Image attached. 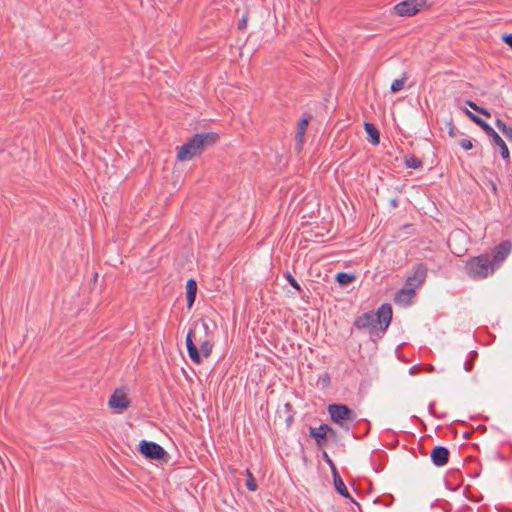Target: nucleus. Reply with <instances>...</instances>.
<instances>
[{
    "mask_svg": "<svg viewBox=\"0 0 512 512\" xmlns=\"http://www.w3.org/2000/svg\"><path fill=\"white\" fill-rule=\"evenodd\" d=\"M392 316L391 305L384 303L376 312L368 311L357 316L353 326L359 330L368 329L371 337H381L388 329Z\"/></svg>",
    "mask_w": 512,
    "mask_h": 512,
    "instance_id": "obj_1",
    "label": "nucleus"
},
{
    "mask_svg": "<svg viewBox=\"0 0 512 512\" xmlns=\"http://www.w3.org/2000/svg\"><path fill=\"white\" fill-rule=\"evenodd\" d=\"M198 328H201L207 336L209 332V325L203 321L199 320L193 323L192 327L189 329L186 336V348L191 361L195 364L202 363V356L208 358L214 346V343L209 340L207 337L202 339V337H198L197 332Z\"/></svg>",
    "mask_w": 512,
    "mask_h": 512,
    "instance_id": "obj_2",
    "label": "nucleus"
},
{
    "mask_svg": "<svg viewBox=\"0 0 512 512\" xmlns=\"http://www.w3.org/2000/svg\"><path fill=\"white\" fill-rule=\"evenodd\" d=\"M219 140L216 132L198 133L185 144L177 147V159L181 162L191 160Z\"/></svg>",
    "mask_w": 512,
    "mask_h": 512,
    "instance_id": "obj_3",
    "label": "nucleus"
},
{
    "mask_svg": "<svg viewBox=\"0 0 512 512\" xmlns=\"http://www.w3.org/2000/svg\"><path fill=\"white\" fill-rule=\"evenodd\" d=\"M467 274L472 279H484L495 271L491 256L487 253L470 258L465 265Z\"/></svg>",
    "mask_w": 512,
    "mask_h": 512,
    "instance_id": "obj_4",
    "label": "nucleus"
},
{
    "mask_svg": "<svg viewBox=\"0 0 512 512\" xmlns=\"http://www.w3.org/2000/svg\"><path fill=\"white\" fill-rule=\"evenodd\" d=\"M327 411L330 415L331 421L347 431L349 430V427L346 425V422H353L357 418L356 413L348 405L342 403L329 404Z\"/></svg>",
    "mask_w": 512,
    "mask_h": 512,
    "instance_id": "obj_5",
    "label": "nucleus"
},
{
    "mask_svg": "<svg viewBox=\"0 0 512 512\" xmlns=\"http://www.w3.org/2000/svg\"><path fill=\"white\" fill-rule=\"evenodd\" d=\"M138 451L146 458L150 460H166L168 457V453L165 451V449L160 446L159 444L147 441V440H141L139 443Z\"/></svg>",
    "mask_w": 512,
    "mask_h": 512,
    "instance_id": "obj_6",
    "label": "nucleus"
},
{
    "mask_svg": "<svg viewBox=\"0 0 512 512\" xmlns=\"http://www.w3.org/2000/svg\"><path fill=\"white\" fill-rule=\"evenodd\" d=\"M427 0H405L394 6L395 13L400 17H411L426 5Z\"/></svg>",
    "mask_w": 512,
    "mask_h": 512,
    "instance_id": "obj_7",
    "label": "nucleus"
},
{
    "mask_svg": "<svg viewBox=\"0 0 512 512\" xmlns=\"http://www.w3.org/2000/svg\"><path fill=\"white\" fill-rule=\"evenodd\" d=\"M108 404L116 412L122 413L124 410L130 407L131 401L123 390L116 389L110 396Z\"/></svg>",
    "mask_w": 512,
    "mask_h": 512,
    "instance_id": "obj_8",
    "label": "nucleus"
},
{
    "mask_svg": "<svg viewBox=\"0 0 512 512\" xmlns=\"http://www.w3.org/2000/svg\"><path fill=\"white\" fill-rule=\"evenodd\" d=\"M427 276V267L424 263L417 264L414 273L407 277L405 281V285L408 287H413V289H417L420 287Z\"/></svg>",
    "mask_w": 512,
    "mask_h": 512,
    "instance_id": "obj_9",
    "label": "nucleus"
},
{
    "mask_svg": "<svg viewBox=\"0 0 512 512\" xmlns=\"http://www.w3.org/2000/svg\"><path fill=\"white\" fill-rule=\"evenodd\" d=\"M512 243L509 240H504L493 249L491 262L495 268L498 267L510 254Z\"/></svg>",
    "mask_w": 512,
    "mask_h": 512,
    "instance_id": "obj_10",
    "label": "nucleus"
},
{
    "mask_svg": "<svg viewBox=\"0 0 512 512\" xmlns=\"http://www.w3.org/2000/svg\"><path fill=\"white\" fill-rule=\"evenodd\" d=\"M416 296V291L413 287L404 286L399 289L393 298V301L397 305L401 306H409L412 302V299Z\"/></svg>",
    "mask_w": 512,
    "mask_h": 512,
    "instance_id": "obj_11",
    "label": "nucleus"
},
{
    "mask_svg": "<svg viewBox=\"0 0 512 512\" xmlns=\"http://www.w3.org/2000/svg\"><path fill=\"white\" fill-rule=\"evenodd\" d=\"M490 137V141L494 147L499 148V152L502 156V158L506 161L510 160V152L509 149L504 142V140L501 138V136L496 132V130H485Z\"/></svg>",
    "mask_w": 512,
    "mask_h": 512,
    "instance_id": "obj_12",
    "label": "nucleus"
},
{
    "mask_svg": "<svg viewBox=\"0 0 512 512\" xmlns=\"http://www.w3.org/2000/svg\"><path fill=\"white\" fill-rule=\"evenodd\" d=\"M323 428H327V424L323 423L317 428L309 427V436L315 440V444L319 448H324L328 445L327 431Z\"/></svg>",
    "mask_w": 512,
    "mask_h": 512,
    "instance_id": "obj_13",
    "label": "nucleus"
},
{
    "mask_svg": "<svg viewBox=\"0 0 512 512\" xmlns=\"http://www.w3.org/2000/svg\"><path fill=\"white\" fill-rule=\"evenodd\" d=\"M450 451L444 446H436L432 449L430 457L437 467L446 465L449 461Z\"/></svg>",
    "mask_w": 512,
    "mask_h": 512,
    "instance_id": "obj_14",
    "label": "nucleus"
},
{
    "mask_svg": "<svg viewBox=\"0 0 512 512\" xmlns=\"http://www.w3.org/2000/svg\"><path fill=\"white\" fill-rule=\"evenodd\" d=\"M196 295H197V282L191 278L186 282V299H187V308L189 310L194 305Z\"/></svg>",
    "mask_w": 512,
    "mask_h": 512,
    "instance_id": "obj_15",
    "label": "nucleus"
},
{
    "mask_svg": "<svg viewBox=\"0 0 512 512\" xmlns=\"http://www.w3.org/2000/svg\"><path fill=\"white\" fill-rule=\"evenodd\" d=\"M333 475V480H334V487H335V490L337 491V493H339L341 496L345 497V498H349L353 501L346 485L344 484L339 472L337 469H334V473L332 474Z\"/></svg>",
    "mask_w": 512,
    "mask_h": 512,
    "instance_id": "obj_16",
    "label": "nucleus"
},
{
    "mask_svg": "<svg viewBox=\"0 0 512 512\" xmlns=\"http://www.w3.org/2000/svg\"><path fill=\"white\" fill-rule=\"evenodd\" d=\"M356 279V276L354 274L346 273V272H339L335 276V280L341 287L348 286Z\"/></svg>",
    "mask_w": 512,
    "mask_h": 512,
    "instance_id": "obj_17",
    "label": "nucleus"
},
{
    "mask_svg": "<svg viewBox=\"0 0 512 512\" xmlns=\"http://www.w3.org/2000/svg\"><path fill=\"white\" fill-rule=\"evenodd\" d=\"M404 163H405L406 167L413 168V169H419V168H422V166H423L422 160L417 158L414 155L405 156Z\"/></svg>",
    "mask_w": 512,
    "mask_h": 512,
    "instance_id": "obj_18",
    "label": "nucleus"
},
{
    "mask_svg": "<svg viewBox=\"0 0 512 512\" xmlns=\"http://www.w3.org/2000/svg\"><path fill=\"white\" fill-rule=\"evenodd\" d=\"M458 114L459 116L465 114L466 116L470 117L477 125L480 126V128H491V126L487 122H485L480 117L474 115L473 113L469 112L468 110L461 111Z\"/></svg>",
    "mask_w": 512,
    "mask_h": 512,
    "instance_id": "obj_19",
    "label": "nucleus"
},
{
    "mask_svg": "<svg viewBox=\"0 0 512 512\" xmlns=\"http://www.w3.org/2000/svg\"><path fill=\"white\" fill-rule=\"evenodd\" d=\"M305 132L306 130H297L296 136H295V150L297 153H300L302 151L304 139H305Z\"/></svg>",
    "mask_w": 512,
    "mask_h": 512,
    "instance_id": "obj_20",
    "label": "nucleus"
},
{
    "mask_svg": "<svg viewBox=\"0 0 512 512\" xmlns=\"http://www.w3.org/2000/svg\"><path fill=\"white\" fill-rule=\"evenodd\" d=\"M245 474L247 476L246 483H245L247 489L249 491H256L258 488V485L254 479L252 472L249 469H246Z\"/></svg>",
    "mask_w": 512,
    "mask_h": 512,
    "instance_id": "obj_21",
    "label": "nucleus"
},
{
    "mask_svg": "<svg viewBox=\"0 0 512 512\" xmlns=\"http://www.w3.org/2000/svg\"><path fill=\"white\" fill-rule=\"evenodd\" d=\"M368 134V141L374 145L377 146L380 143V130H366Z\"/></svg>",
    "mask_w": 512,
    "mask_h": 512,
    "instance_id": "obj_22",
    "label": "nucleus"
},
{
    "mask_svg": "<svg viewBox=\"0 0 512 512\" xmlns=\"http://www.w3.org/2000/svg\"><path fill=\"white\" fill-rule=\"evenodd\" d=\"M407 81V77H402L401 79H396L392 82L390 90L393 93L399 92L403 89L405 82Z\"/></svg>",
    "mask_w": 512,
    "mask_h": 512,
    "instance_id": "obj_23",
    "label": "nucleus"
},
{
    "mask_svg": "<svg viewBox=\"0 0 512 512\" xmlns=\"http://www.w3.org/2000/svg\"><path fill=\"white\" fill-rule=\"evenodd\" d=\"M288 283L293 287L295 288L297 291L299 292H302V288L301 286L299 285V283L296 281V279L290 274V273H286L285 275Z\"/></svg>",
    "mask_w": 512,
    "mask_h": 512,
    "instance_id": "obj_24",
    "label": "nucleus"
},
{
    "mask_svg": "<svg viewBox=\"0 0 512 512\" xmlns=\"http://www.w3.org/2000/svg\"><path fill=\"white\" fill-rule=\"evenodd\" d=\"M477 357V353L475 351L472 352V357L471 359L465 361L464 363V369L467 371V372H470L472 371L473 367H474V358Z\"/></svg>",
    "mask_w": 512,
    "mask_h": 512,
    "instance_id": "obj_25",
    "label": "nucleus"
},
{
    "mask_svg": "<svg viewBox=\"0 0 512 512\" xmlns=\"http://www.w3.org/2000/svg\"><path fill=\"white\" fill-rule=\"evenodd\" d=\"M311 116L309 114H304L302 118L297 123V128H306L309 124Z\"/></svg>",
    "mask_w": 512,
    "mask_h": 512,
    "instance_id": "obj_26",
    "label": "nucleus"
},
{
    "mask_svg": "<svg viewBox=\"0 0 512 512\" xmlns=\"http://www.w3.org/2000/svg\"><path fill=\"white\" fill-rule=\"evenodd\" d=\"M459 145L464 149V150H470L473 148V143H472V140L469 139V138H463L459 141Z\"/></svg>",
    "mask_w": 512,
    "mask_h": 512,
    "instance_id": "obj_27",
    "label": "nucleus"
},
{
    "mask_svg": "<svg viewBox=\"0 0 512 512\" xmlns=\"http://www.w3.org/2000/svg\"><path fill=\"white\" fill-rule=\"evenodd\" d=\"M323 459L329 464L332 470V474L334 473V469H337L334 462L331 460V458L328 456L326 452H323Z\"/></svg>",
    "mask_w": 512,
    "mask_h": 512,
    "instance_id": "obj_28",
    "label": "nucleus"
},
{
    "mask_svg": "<svg viewBox=\"0 0 512 512\" xmlns=\"http://www.w3.org/2000/svg\"><path fill=\"white\" fill-rule=\"evenodd\" d=\"M324 430L327 431V437L329 438H336L337 436V431L335 429H333L331 426H329L327 424V428H323Z\"/></svg>",
    "mask_w": 512,
    "mask_h": 512,
    "instance_id": "obj_29",
    "label": "nucleus"
},
{
    "mask_svg": "<svg viewBox=\"0 0 512 512\" xmlns=\"http://www.w3.org/2000/svg\"><path fill=\"white\" fill-rule=\"evenodd\" d=\"M502 40L512 49V34H503Z\"/></svg>",
    "mask_w": 512,
    "mask_h": 512,
    "instance_id": "obj_30",
    "label": "nucleus"
},
{
    "mask_svg": "<svg viewBox=\"0 0 512 512\" xmlns=\"http://www.w3.org/2000/svg\"><path fill=\"white\" fill-rule=\"evenodd\" d=\"M247 26V19L243 17L238 23V29L243 30Z\"/></svg>",
    "mask_w": 512,
    "mask_h": 512,
    "instance_id": "obj_31",
    "label": "nucleus"
},
{
    "mask_svg": "<svg viewBox=\"0 0 512 512\" xmlns=\"http://www.w3.org/2000/svg\"><path fill=\"white\" fill-rule=\"evenodd\" d=\"M508 140H512V130H501Z\"/></svg>",
    "mask_w": 512,
    "mask_h": 512,
    "instance_id": "obj_32",
    "label": "nucleus"
},
{
    "mask_svg": "<svg viewBox=\"0 0 512 512\" xmlns=\"http://www.w3.org/2000/svg\"><path fill=\"white\" fill-rule=\"evenodd\" d=\"M293 421H294V416L290 414V415L286 418V424H287V426H288V427H289V426H291V424L293 423Z\"/></svg>",
    "mask_w": 512,
    "mask_h": 512,
    "instance_id": "obj_33",
    "label": "nucleus"
},
{
    "mask_svg": "<svg viewBox=\"0 0 512 512\" xmlns=\"http://www.w3.org/2000/svg\"><path fill=\"white\" fill-rule=\"evenodd\" d=\"M496 125L498 126V128H507L506 124L500 119H496Z\"/></svg>",
    "mask_w": 512,
    "mask_h": 512,
    "instance_id": "obj_34",
    "label": "nucleus"
},
{
    "mask_svg": "<svg viewBox=\"0 0 512 512\" xmlns=\"http://www.w3.org/2000/svg\"><path fill=\"white\" fill-rule=\"evenodd\" d=\"M489 183H490V188L496 194L497 193V185H496V183L494 181H489Z\"/></svg>",
    "mask_w": 512,
    "mask_h": 512,
    "instance_id": "obj_35",
    "label": "nucleus"
},
{
    "mask_svg": "<svg viewBox=\"0 0 512 512\" xmlns=\"http://www.w3.org/2000/svg\"><path fill=\"white\" fill-rule=\"evenodd\" d=\"M458 130H448V134L451 138H454L457 136Z\"/></svg>",
    "mask_w": 512,
    "mask_h": 512,
    "instance_id": "obj_36",
    "label": "nucleus"
},
{
    "mask_svg": "<svg viewBox=\"0 0 512 512\" xmlns=\"http://www.w3.org/2000/svg\"><path fill=\"white\" fill-rule=\"evenodd\" d=\"M285 409H286V411H288V412H292V405H291V403L287 402V403L285 404Z\"/></svg>",
    "mask_w": 512,
    "mask_h": 512,
    "instance_id": "obj_37",
    "label": "nucleus"
},
{
    "mask_svg": "<svg viewBox=\"0 0 512 512\" xmlns=\"http://www.w3.org/2000/svg\"><path fill=\"white\" fill-rule=\"evenodd\" d=\"M434 406H435V403H433V402L429 404V407H428V408H429V412H430L431 414H434Z\"/></svg>",
    "mask_w": 512,
    "mask_h": 512,
    "instance_id": "obj_38",
    "label": "nucleus"
},
{
    "mask_svg": "<svg viewBox=\"0 0 512 512\" xmlns=\"http://www.w3.org/2000/svg\"><path fill=\"white\" fill-rule=\"evenodd\" d=\"M364 128H375L372 123L364 122Z\"/></svg>",
    "mask_w": 512,
    "mask_h": 512,
    "instance_id": "obj_39",
    "label": "nucleus"
},
{
    "mask_svg": "<svg viewBox=\"0 0 512 512\" xmlns=\"http://www.w3.org/2000/svg\"><path fill=\"white\" fill-rule=\"evenodd\" d=\"M477 430L481 431V432H485L486 431V426L485 425H479L477 427Z\"/></svg>",
    "mask_w": 512,
    "mask_h": 512,
    "instance_id": "obj_40",
    "label": "nucleus"
},
{
    "mask_svg": "<svg viewBox=\"0 0 512 512\" xmlns=\"http://www.w3.org/2000/svg\"><path fill=\"white\" fill-rule=\"evenodd\" d=\"M470 436H471V432H465V433L463 434V437H464L465 439L470 438Z\"/></svg>",
    "mask_w": 512,
    "mask_h": 512,
    "instance_id": "obj_41",
    "label": "nucleus"
},
{
    "mask_svg": "<svg viewBox=\"0 0 512 512\" xmlns=\"http://www.w3.org/2000/svg\"><path fill=\"white\" fill-rule=\"evenodd\" d=\"M329 381H330V377H329V375H328V374H326V375H325V377H324V379H323V382H327V383H329Z\"/></svg>",
    "mask_w": 512,
    "mask_h": 512,
    "instance_id": "obj_42",
    "label": "nucleus"
},
{
    "mask_svg": "<svg viewBox=\"0 0 512 512\" xmlns=\"http://www.w3.org/2000/svg\"><path fill=\"white\" fill-rule=\"evenodd\" d=\"M391 204H392V206L396 207V205H397V200H396V199L392 200Z\"/></svg>",
    "mask_w": 512,
    "mask_h": 512,
    "instance_id": "obj_43",
    "label": "nucleus"
},
{
    "mask_svg": "<svg viewBox=\"0 0 512 512\" xmlns=\"http://www.w3.org/2000/svg\"><path fill=\"white\" fill-rule=\"evenodd\" d=\"M447 244L451 248V236L448 238Z\"/></svg>",
    "mask_w": 512,
    "mask_h": 512,
    "instance_id": "obj_44",
    "label": "nucleus"
},
{
    "mask_svg": "<svg viewBox=\"0 0 512 512\" xmlns=\"http://www.w3.org/2000/svg\"><path fill=\"white\" fill-rule=\"evenodd\" d=\"M469 104H470V106H471V107H473L474 109L476 108V105H475V104H473V103H471V102H469Z\"/></svg>",
    "mask_w": 512,
    "mask_h": 512,
    "instance_id": "obj_45",
    "label": "nucleus"
}]
</instances>
